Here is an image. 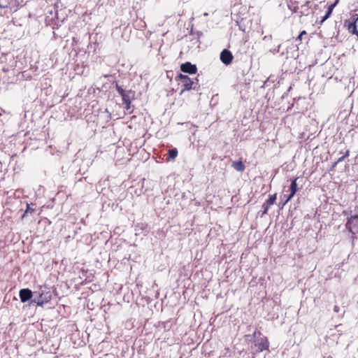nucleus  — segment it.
<instances>
[{"instance_id": "obj_14", "label": "nucleus", "mask_w": 358, "mask_h": 358, "mask_svg": "<svg viewBox=\"0 0 358 358\" xmlns=\"http://www.w3.org/2000/svg\"><path fill=\"white\" fill-rule=\"evenodd\" d=\"M34 206H35V204H34V203H31V204L27 203V208H26L24 214L22 215V218L27 216L29 213L32 214L33 213H34L36 211V208L33 207Z\"/></svg>"}, {"instance_id": "obj_3", "label": "nucleus", "mask_w": 358, "mask_h": 358, "mask_svg": "<svg viewBox=\"0 0 358 358\" xmlns=\"http://www.w3.org/2000/svg\"><path fill=\"white\" fill-rule=\"evenodd\" d=\"M176 80L178 82V85L181 87L180 94L186 90H192L193 81L189 78V76L179 73L176 77Z\"/></svg>"}, {"instance_id": "obj_28", "label": "nucleus", "mask_w": 358, "mask_h": 358, "mask_svg": "<svg viewBox=\"0 0 358 358\" xmlns=\"http://www.w3.org/2000/svg\"><path fill=\"white\" fill-rule=\"evenodd\" d=\"M271 38H272V35H268V36H265L263 38V40L266 41V40H271Z\"/></svg>"}, {"instance_id": "obj_9", "label": "nucleus", "mask_w": 358, "mask_h": 358, "mask_svg": "<svg viewBox=\"0 0 358 358\" xmlns=\"http://www.w3.org/2000/svg\"><path fill=\"white\" fill-rule=\"evenodd\" d=\"M180 71L189 74H195L197 71V67L195 64H192L191 62H187L181 64Z\"/></svg>"}, {"instance_id": "obj_18", "label": "nucleus", "mask_w": 358, "mask_h": 358, "mask_svg": "<svg viewBox=\"0 0 358 358\" xmlns=\"http://www.w3.org/2000/svg\"><path fill=\"white\" fill-rule=\"evenodd\" d=\"M171 325L172 324L171 320H166L165 322H162L161 324V327L167 331H169L171 328Z\"/></svg>"}, {"instance_id": "obj_22", "label": "nucleus", "mask_w": 358, "mask_h": 358, "mask_svg": "<svg viewBox=\"0 0 358 358\" xmlns=\"http://www.w3.org/2000/svg\"><path fill=\"white\" fill-rule=\"evenodd\" d=\"M262 333L259 331H255L253 334H252V336L254 338V341L255 339H257V338H260L262 337Z\"/></svg>"}, {"instance_id": "obj_16", "label": "nucleus", "mask_w": 358, "mask_h": 358, "mask_svg": "<svg viewBox=\"0 0 358 358\" xmlns=\"http://www.w3.org/2000/svg\"><path fill=\"white\" fill-rule=\"evenodd\" d=\"M276 194H270L268 196V199L264 202L268 206H271V205L274 204L276 201Z\"/></svg>"}, {"instance_id": "obj_23", "label": "nucleus", "mask_w": 358, "mask_h": 358, "mask_svg": "<svg viewBox=\"0 0 358 358\" xmlns=\"http://www.w3.org/2000/svg\"><path fill=\"white\" fill-rule=\"evenodd\" d=\"M306 34H307V33H306V31H302L299 34V36L295 38V41H301V38H302V36H303V35H306Z\"/></svg>"}, {"instance_id": "obj_19", "label": "nucleus", "mask_w": 358, "mask_h": 358, "mask_svg": "<svg viewBox=\"0 0 358 358\" xmlns=\"http://www.w3.org/2000/svg\"><path fill=\"white\" fill-rule=\"evenodd\" d=\"M280 47H281V44H279L276 48H274V49L270 50V52H271L273 55H276L277 53L280 52Z\"/></svg>"}, {"instance_id": "obj_2", "label": "nucleus", "mask_w": 358, "mask_h": 358, "mask_svg": "<svg viewBox=\"0 0 358 358\" xmlns=\"http://www.w3.org/2000/svg\"><path fill=\"white\" fill-rule=\"evenodd\" d=\"M51 288L46 285H41L38 290L34 292V296L30 303H36L38 306H43L44 303H48L52 297Z\"/></svg>"}, {"instance_id": "obj_12", "label": "nucleus", "mask_w": 358, "mask_h": 358, "mask_svg": "<svg viewBox=\"0 0 358 358\" xmlns=\"http://www.w3.org/2000/svg\"><path fill=\"white\" fill-rule=\"evenodd\" d=\"M231 166L237 171L242 172L245 170V166L241 160L233 162Z\"/></svg>"}, {"instance_id": "obj_5", "label": "nucleus", "mask_w": 358, "mask_h": 358, "mask_svg": "<svg viewBox=\"0 0 358 358\" xmlns=\"http://www.w3.org/2000/svg\"><path fill=\"white\" fill-rule=\"evenodd\" d=\"M345 227L352 235L358 234V217L350 216L348 219Z\"/></svg>"}, {"instance_id": "obj_25", "label": "nucleus", "mask_w": 358, "mask_h": 358, "mask_svg": "<svg viewBox=\"0 0 358 358\" xmlns=\"http://www.w3.org/2000/svg\"><path fill=\"white\" fill-rule=\"evenodd\" d=\"M350 151L347 150L345 152L340 151V154H342V156L344 157V158H346L349 156Z\"/></svg>"}, {"instance_id": "obj_33", "label": "nucleus", "mask_w": 358, "mask_h": 358, "mask_svg": "<svg viewBox=\"0 0 358 358\" xmlns=\"http://www.w3.org/2000/svg\"><path fill=\"white\" fill-rule=\"evenodd\" d=\"M289 201H287V199H285V201L282 203V206L285 205Z\"/></svg>"}, {"instance_id": "obj_1", "label": "nucleus", "mask_w": 358, "mask_h": 358, "mask_svg": "<svg viewBox=\"0 0 358 358\" xmlns=\"http://www.w3.org/2000/svg\"><path fill=\"white\" fill-rule=\"evenodd\" d=\"M113 85H115L117 93L122 96V104L124 110L129 113H131L133 111L131 109V101L135 98V91L124 89L123 85L120 84L118 81L113 82Z\"/></svg>"}, {"instance_id": "obj_11", "label": "nucleus", "mask_w": 358, "mask_h": 358, "mask_svg": "<svg viewBox=\"0 0 358 358\" xmlns=\"http://www.w3.org/2000/svg\"><path fill=\"white\" fill-rule=\"evenodd\" d=\"M338 1H339V0H336L334 3H331V5H329L328 6V8H327V10L326 12V14L322 18V20L320 22L321 23L324 22L327 19H328L331 16L334 7L337 5Z\"/></svg>"}, {"instance_id": "obj_35", "label": "nucleus", "mask_w": 358, "mask_h": 358, "mask_svg": "<svg viewBox=\"0 0 358 358\" xmlns=\"http://www.w3.org/2000/svg\"><path fill=\"white\" fill-rule=\"evenodd\" d=\"M73 41L74 43H76V41L75 38H73Z\"/></svg>"}, {"instance_id": "obj_6", "label": "nucleus", "mask_w": 358, "mask_h": 358, "mask_svg": "<svg viewBox=\"0 0 358 358\" xmlns=\"http://www.w3.org/2000/svg\"><path fill=\"white\" fill-rule=\"evenodd\" d=\"M255 345L257 348L259 352H262L264 350H268L269 348V342L268 341L267 337L262 336L260 338H257L254 341Z\"/></svg>"}, {"instance_id": "obj_29", "label": "nucleus", "mask_w": 358, "mask_h": 358, "mask_svg": "<svg viewBox=\"0 0 358 358\" xmlns=\"http://www.w3.org/2000/svg\"><path fill=\"white\" fill-rule=\"evenodd\" d=\"M300 99H301V97H298L297 99L296 98H294V99H293L294 103L292 104V107L294 106V104L295 102L299 101Z\"/></svg>"}, {"instance_id": "obj_32", "label": "nucleus", "mask_w": 358, "mask_h": 358, "mask_svg": "<svg viewBox=\"0 0 358 358\" xmlns=\"http://www.w3.org/2000/svg\"><path fill=\"white\" fill-rule=\"evenodd\" d=\"M293 196H291V193L286 197L287 201H289Z\"/></svg>"}, {"instance_id": "obj_24", "label": "nucleus", "mask_w": 358, "mask_h": 358, "mask_svg": "<svg viewBox=\"0 0 358 358\" xmlns=\"http://www.w3.org/2000/svg\"><path fill=\"white\" fill-rule=\"evenodd\" d=\"M350 151L347 150L345 152L340 151V154H342V156L344 157V158H346L349 156Z\"/></svg>"}, {"instance_id": "obj_26", "label": "nucleus", "mask_w": 358, "mask_h": 358, "mask_svg": "<svg viewBox=\"0 0 358 358\" xmlns=\"http://www.w3.org/2000/svg\"><path fill=\"white\" fill-rule=\"evenodd\" d=\"M338 164V163L336 161L335 162H334V163L332 164V165H331V168H330L329 171H333V170L336 168V165H337Z\"/></svg>"}, {"instance_id": "obj_17", "label": "nucleus", "mask_w": 358, "mask_h": 358, "mask_svg": "<svg viewBox=\"0 0 358 358\" xmlns=\"http://www.w3.org/2000/svg\"><path fill=\"white\" fill-rule=\"evenodd\" d=\"M269 208V206L264 203L262 206V210L259 212L260 217H263L264 215H266L268 213Z\"/></svg>"}, {"instance_id": "obj_30", "label": "nucleus", "mask_w": 358, "mask_h": 358, "mask_svg": "<svg viewBox=\"0 0 358 358\" xmlns=\"http://www.w3.org/2000/svg\"><path fill=\"white\" fill-rule=\"evenodd\" d=\"M344 159H345L344 157H343V156H341V157H340L336 160V162H337L338 163H340V162H343Z\"/></svg>"}, {"instance_id": "obj_13", "label": "nucleus", "mask_w": 358, "mask_h": 358, "mask_svg": "<svg viewBox=\"0 0 358 358\" xmlns=\"http://www.w3.org/2000/svg\"><path fill=\"white\" fill-rule=\"evenodd\" d=\"M178 155V150L176 148L169 149L167 152L166 160L173 161Z\"/></svg>"}, {"instance_id": "obj_21", "label": "nucleus", "mask_w": 358, "mask_h": 358, "mask_svg": "<svg viewBox=\"0 0 358 358\" xmlns=\"http://www.w3.org/2000/svg\"><path fill=\"white\" fill-rule=\"evenodd\" d=\"M289 8L293 12V13H299L300 8L298 6H292L291 5L288 6Z\"/></svg>"}, {"instance_id": "obj_4", "label": "nucleus", "mask_w": 358, "mask_h": 358, "mask_svg": "<svg viewBox=\"0 0 358 358\" xmlns=\"http://www.w3.org/2000/svg\"><path fill=\"white\" fill-rule=\"evenodd\" d=\"M20 6L17 0H0V8H8L10 12H16Z\"/></svg>"}, {"instance_id": "obj_15", "label": "nucleus", "mask_w": 358, "mask_h": 358, "mask_svg": "<svg viewBox=\"0 0 358 358\" xmlns=\"http://www.w3.org/2000/svg\"><path fill=\"white\" fill-rule=\"evenodd\" d=\"M297 179H298L297 178H294L291 182V185H290L291 196H294L297 191V183H296Z\"/></svg>"}, {"instance_id": "obj_10", "label": "nucleus", "mask_w": 358, "mask_h": 358, "mask_svg": "<svg viewBox=\"0 0 358 358\" xmlns=\"http://www.w3.org/2000/svg\"><path fill=\"white\" fill-rule=\"evenodd\" d=\"M313 3L311 1H306L304 4H303L299 10L300 15H308L310 14V10H312V6Z\"/></svg>"}, {"instance_id": "obj_8", "label": "nucleus", "mask_w": 358, "mask_h": 358, "mask_svg": "<svg viewBox=\"0 0 358 358\" xmlns=\"http://www.w3.org/2000/svg\"><path fill=\"white\" fill-rule=\"evenodd\" d=\"M33 296L34 292L28 288H24L20 290L19 296L22 303H25L29 300L31 301Z\"/></svg>"}, {"instance_id": "obj_31", "label": "nucleus", "mask_w": 358, "mask_h": 358, "mask_svg": "<svg viewBox=\"0 0 358 358\" xmlns=\"http://www.w3.org/2000/svg\"><path fill=\"white\" fill-rule=\"evenodd\" d=\"M196 34L198 36V38H199L202 35V32L198 31L196 32Z\"/></svg>"}, {"instance_id": "obj_7", "label": "nucleus", "mask_w": 358, "mask_h": 358, "mask_svg": "<svg viewBox=\"0 0 358 358\" xmlns=\"http://www.w3.org/2000/svg\"><path fill=\"white\" fill-rule=\"evenodd\" d=\"M233 55L227 49H224L220 53V60L225 65H229L233 61Z\"/></svg>"}, {"instance_id": "obj_34", "label": "nucleus", "mask_w": 358, "mask_h": 358, "mask_svg": "<svg viewBox=\"0 0 358 358\" xmlns=\"http://www.w3.org/2000/svg\"><path fill=\"white\" fill-rule=\"evenodd\" d=\"M141 27H145V22H143V25H142Z\"/></svg>"}, {"instance_id": "obj_36", "label": "nucleus", "mask_w": 358, "mask_h": 358, "mask_svg": "<svg viewBox=\"0 0 358 358\" xmlns=\"http://www.w3.org/2000/svg\"><path fill=\"white\" fill-rule=\"evenodd\" d=\"M352 217H358V215H351Z\"/></svg>"}, {"instance_id": "obj_27", "label": "nucleus", "mask_w": 358, "mask_h": 358, "mask_svg": "<svg viewBox=\"0 0 358 358\" xmlns=\"http://www.w3.org/2000/svg\"><path fill=\"white\" fill-rule=\"evenodd\" d=\"M334 311L335 313H339L340 311V307L337 305H335L334 307Z\"/></svg>"}, {"instance_id": "obj_20", "label": "nucleus", "mask_w": 358, "mask_h": 358, "mask_svg": "<svg viewBox=\"0 0 358 358\" xmlns=\"http://www.w3.org/2000/svg\"><path fill=\"white\" fill-rule=\"evenodd\" d=\"M192 89L195 90H199L200 88V85L198 83V80L196 79V82L193 81V85H192Z\"/></svg>"}]
</instances>
